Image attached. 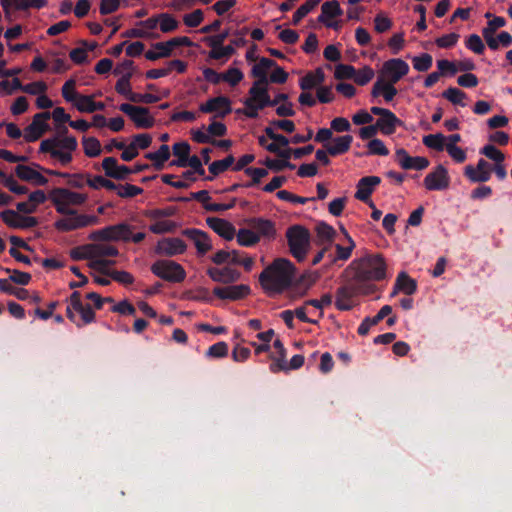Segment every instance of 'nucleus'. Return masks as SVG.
I'll use <instances>...</instances> for the list:
<instances>
[{
	"instance_id": "1",
	"label": "nucleus",
	"mask_w": 512,
	"mask_h": 512,
	"mask_svg": "<svg viewBox=\"0 0 512 512\" xmlns=\"http://www.w3.org/2000/svg\"><path fill=\"white\" fill-rule=\"evenodd\" d=\"M296 268L287 258H276L259 276L261 288L268 296L279 295L295 281Z\"/></svg>"
},
{
	"instance_id": "2",
	"label": "nucleus",
	"mask_w": 512,
	"mask_h": 512,
	"mask_svg": "<svg viewBox=\"0 0 512 512\" xmlns=\"http://www.w3.org/2000/svg\"><path fill=\"white\" fill-rule=\"evenodd\" d=\"M350 267L354 269V274L350 278L363 285H375V281H381L387 277V265L380 254L363 256L354 261Z\"/></svg>"
},
{
	"instance_id": "3",
	"label": "nucleus",
	"mask_w": 512,
	"mask_h": 512,
	"mask_svg": "<svg viewBox=\"0 0 512 512\" xmlns=\"http://www.w3.org/2000/svg\"><path fill=\"white\" fill-rule=\"evenodd\" d=\"M68 133V128L63 126L60 129V135L53 138L42 140L40 152L48 153L63 166L68 165L72 161V153L77 149V140L74 136H64Z\"/></svg>"
},
{
	"instance_id": "4",
	"label": "nucleus",
	"mask_w": 512,
	"mask_h": 512,
	"mask_svg": "<svg viewBox=\"0 0 512 512\" xmlns=\"http://www.w3.org/2000/svg\"><path fill=\"white\" fill-rule=\"evenodd\" d=\"M377 291L375 284H361L349 278L346 284L339 287L335 294V307L340 311H348L353 308L351 299L359 296H370Z\"/></svg>"
},
{
	"instance_id": "5",
	"label": "nucleus",
	"mask_w": 512,
	"mask_h": 512,
	"mask_svg": "<svg viewBox=\"0 0 512 512\" xmlns=\"http://www.w3.org/2000/svg\"><path fill=\"white\" fill-rule=\"evenodd\" d=\"M289 252L301 263L306 260L310 249V233L306 227L296 224L287 228L286 232Z\"/></svg>"
},
{
	"instance_id": "6",
	"label": "nucleus",
	"mask_w": 512,
	"mask_h": 512,
	"mask_svg": "<svg viewBox=\"0 0 512 512\" xmlns=\"http://www.w3.org/2000/svg\"><path fill=\"white\" fill-rule=\"evenodd\" d=\"M50 201L53 202L56 212L60 214H74L75 209L69 206H80L87 201V195L77 193L68 188H55L50 191Z\"/></svg>"
},
{
	"instance_id": "7",
	"label": "nucleus",
	"mask_w": 512,
	"mask_h": 512,
	"mask_svg": "<svg viewBox=\"0 0 512 512\" xmlns=\"http://www.w3.org/2000/svg\"><path fill=\"white\" fill-rule=\"evenodd\" d=\"M64 217L54 222V227L60 232H69L76 229L87 228L99 223V218L95 215L78 214H63Z\"/></svg>"
},
{
	"instance_id": "8",
	"label": "nucleus",
	"mask_w": 512,
	"mask_h": 512,
	"mask_svg": "<svg viewBox=\"0 0 512 512\" xmlns=\"http://www.w3.org/2000/svg\"><path fill=\"white\" fill-rule=\"evenodd\" d=\"M129 233L130 225L127 222H120L115 225H110L93 231L88 235V239L91 241L102 242H129Z\"/></svg>"
},
{
	"instance_id": "9",
	"label": "nucleus",
	"mask_w": 512,
	"mask_h": 512,
	"mask_svg": "<svg viewBox=\"0 0 512 512\" xmlns=\"http://www.w3.org/2000/svg\"><path fill=\"white\" fill-rule=\"evenodd\" d=\"M75 87V79L70 78L65 81L61 89L63 99L74 104L76 110L80 112L92 113V105L95 102L94 97L76 92Z\"/></svg>"
},
{
	"instance_id": "10",
	"label": "nucleus",
	"mask_w": 512,
	"mask_h": 512,
	"mask_svg": "<svg viewBox=\"0 0 512 512\" xmlns=\"http://www.w3.org/2000/svg\"><path fill=\"white\" fill-rule=\"evenodd\" d=\"M152 273L160 279L172 283H180L185 279V271L180 263L172 260H157L150 267Z\"/></svg>"
},
{
	"instance_id": "11",
	"label": "nucleus",
	"mask_w": 512,
	"mask_h": 512,
	"mask_svg": "<svg viewBox=\"0 0 512 512\" xmlns=\"http://www.w3.org/2000/svg\"><path fill=\"white\" fill-rule=\"evenodd\" d=\"M118 109L129 116L130 120L134 122L136 127L144 129L154 127L155 119L149 114V109L147 107L123 103L118 107Z\"/></svg>"
},
{
	"instance_id": "12",
	"label": "nucleus",
	"mask_w": 512,
	"mask_h": 512,
	"mask_svg": "<svg viewBox=\"0 0 512 512\" xmlns=\"http://www.w3.org/2000/svg\"><path fill=\"white\" fill-rule=\"evenodd\" d=\"M49 118L50 113L48 111L37 113L33 117V121H31L26 130H24V139L31 143L41 138L49 128V125L47 124V120H49Z\"/></svg>"
},
{
	"instance_id": "13",
	"label": "nucleus",
	"mask_w": 512,
	"mask_h": 512,
	"mask_svg": "<svg viewBox=\"0 0 512 512\" xmlns=\"http://www.w3.org/2000/svg\"><path fill=\"white\" fill-rule=\"evenodd\" d=\"M0 217L3 223L12 229H31L38 225L36 217L21 216L11 209L1 212Z\"/></svg>"
},
{
	"instance_id": "14",
	"label": "nucleus",
	"mask_w": 512,
	"mask_h": 512,
	"mask_svg": "<svg viewBox=\"0 0 512 512\" xmlns=\"http://www.w3.org/2000/svg\"><path fill=\"white\" fill-rule=\"evenodd\" d=\"M409 66L403 59H388L382 65L381 73L388 79V83H397L408 74Z\"/></svg>"
},
{
	"instance_id": "15",
	"label": "nucleus",
	"mask_w": 512,
	"mask_h": 512,
	"mask_svg": "<svg viewBox=\"0 0 512 512\" xmlns=\"http://www.w3.org/2000/svg\"><path fill=\"white\" fill-rule=\"evenodd\" d=\"M182 235L193 241L197 255L202 257L213 248L209 235L197 228H186L182 230Z\"/></svg>"
},
{
	"instance_id": "16",
	"label": "nucleus",
	"mask_w": 512,
	"mask_h": 512,
	"mask_svg": "<svg viewBox=\"0 0 512 512\" xmlns=\"http://www.w3.org/2000/svg\"><path fill=\"white\" fill-rule=\"evenodd\" d=\"M199 110L202 113H215V117L224 118L231 112V103L228 97L217 96L200 104Z\"/></svg>"
},
{
	"instance_id": "17",
	"label": "nucleus",
	"mask_w": 512,
	"mask_h": 512,
	"mask_svg": "<svg viewBox=\"0 0 512 512\" xmlns=\"http://www.w3.org/2000/svg\"><path fill=\"white\" fill-rule=\"evenodd\" d=\"M395 158L400 167L405 170H424L429 166V160L424 156H410L406 149L395 151Z\"/></svg>"
},
{
	"instance_id": "18",
	"label": "nucleus",
	"mask_w": 512,
	"mask_h": 512,
	"mask_svg": "<svg viewBox=\"0 0 512 512\" xmlns=\"http://www.w3.org/2000/svg\"><path fill=\"white\" fill-rule=\"evenodd\" d=\"M450 178L445 166L438 165L426 175L424 185L428 190H444L449 186Z\"/></svg>"
},
{
	"instance_id": "19",
	"label": "nucleus",
	"mask_w": 512,
	"mask_h": 512,
	"mask_svg": "<svg viewBox=\"0 0 512 512\" xmlns=\"http://www.w3.org/2000/svg\"><path fill=\"white\" fill-rule=\"evenodd\" d=\"M187 250V245L179 238H163L157 242L155 252L157 255L174 257Z\"/></svg>"
},
{
	"instance_id": "20",
	"label": "nucleus",
	"mask_w": 512,
	"mask_h": 512,
	"mask_svg": "<svg viewBox=\"0 0 512 512\" xmlns=\"http://www.w3.org/2000/svg\"><path fill=\"white\" fill-rule=\"evenodd\" d=\"M213 293L222 300L238 301L249 295L250 288L247 284H235L226 287H215Z\"/></svg>"
},
{
	"instance_id": "21",
	"label": "nucleus",
	"mask_w": 512,
	"mask_h": 512,
	"mask_svg": "<svg viewBox=\"0 0 512 512\" xmlns=\"http://www.w3.org/2000/svg\"><path fill=\"white\" fill-rule=\"evenodd\" d=\"M104 174L110 179L124 180L131 174V168L124 165H118L114 157H106L102 160Z\"/></svg>"
},
{
	"instance_id": "22",
	"label": "nucleus",
	"mask_w": 512,
	"mask_h": 512,
	"mask_svg": "<svg viewBox=\"0 0 512 512\" xmlns=\"http://www.w3.org/2000/svg\"><path fill=\"white\" fill-rule=\"evenodd\" d=\"M381 183V178L378 176H367L360 178L356 184L355 198L359 201L369 202L370 195L373 194L374 189Z\"/></svg>"
},
{
	"instance_id": "23",
	"label": "nucleus",
	"mask_w": 512,
	"mask_h": 512,
	"mask_svg": "<svg viewBox=\"0 0 512 512\" xmlns=\"http://www.w3.org/2000/svg\"><path fill=\"white\" fill-rule=\"evenodd\" d=\"M207 275L210 279L217 283L230 284L240 280L241 273L234 268H209L207 269Z\"/></svg>"
},
{
	"instance_id": "24",
	"label": "nucleus",
	"mask_w": 512,
	"mask_h": 512,
	"mask_svg": "<svg viewBox=\"0 0 512 512\" xmlns=\"http://www.w3.org/2000/svg\"><path fill=\"white\" fill-rule=\"evenodd\" d=\"M206 223L214 232L220 235L226 241H231L235 237V227L233 223L219 217H207Z\"/></svg>"
},
{
	"instance_id": "25",
	"label": "nucleus",
	"mask_w": 512,
	"mask_h": 512,
	"mask_svg": "<svg viewBox=\"0 0 512 512\" xmlns=\"http://www.w3.org/2000/svg\"><path fill=\"white\" fill-rule=\"evenodd\" d=\"M247 223L249 227L252 228V230L256 233V235H260V238H275L276 230L275 223L273 221L264 219L262 217H253L248 219Z\"/></svg>"
},
{
	"instance_id": "26",
	"label": "nucleus",
	"mask_w": 512,
	"mask_h": 512,
	"mask_svg": "<svg viewBox=\"0 0 512 512\" xmlns=\"http://www.w3.org/2000/svg\"><path fill=\"white\" fill-rule=\"evenodd\" d=\"M15 174L17 178L31 182L37 186H45L48 184V178L30 166L17 165L15 167Z\"/></svg>"
},
{
	"instance_id": "27",
	"label": "nucleus",
	"mask_w": 512,
	"mask_h": 512,
	"mask_svg": "<svg viewBox=\"0 0 512 512\" xmlns=\"http://www.w3.org/2000/svg\"><path fill=\"white\" fill-rule=\"evenodd\" d=\"M352 143V135H342L333 138L332 143L325 144V149L328 152L329 156H341L349 151Z\"/></svg>"
},
{
	"instance_id": "28",
	"label": "nucleus",
	"mask_w": 512,
	"mask_h": 512,
	"mask_svg": "<svg viewBox=\"0 0 512 512\" xmlns=\"http://www.w3.org/2000/svg\"><path fill=\"white\" fill-rule=\"evenodd\" d=\"M326 75L321 68L316 69L313 72H308L305 77L300 79L299 85L302 91H309L321 87L320 85L324 82Z\"/></svg>"
},
{
	"instance_id": "29",
	"label": "nucleus",
	"mask_w": 512,
	"mask_h": 512,
	"mask_svg": "<svg viewBox=\"0 0 512 512\" xmlns=\"http://www.w3.org/2000/svg\"><path fill=\"white\" fill-rule=\"evenodd\" d=\"M395 83L392 82H384L381 78L378 79L373 85L372 88V96L373 98H377L380 95L384 97L386 102H390L394 99L397 94V90L394 87Z\"/></svg>"
},
{
	"instance_id": "30",
	"label": "nucleus",
	"mask_w": 512,
	"mask_h": 512,
	"mask_svg": "<svg viewBox=\"0 0 512 512\" xmlns=\"http://www.w3.org/2000/svg\"><path fill=\"white\" fill-rule=\"evenodd\" d=\"M401 125L402 121L397 118L394 113L379 117V119H377L374 124V126H376V128L385 135L394 134L396 127Z\"/></svg>"
},
{
	"instance_id": "31",
	"label": "nucleus",
	"mask_w": 512,
	"mask_h": 512,
	"mask_svg": "<svg viewBox=\"0 0 512 512\" xmlns=\"http://www.w3.org/2000/svg\"><path fill=\"white\" fill-rule=\"evenodd\" d=\"M273 66H276V62L273 59L261 57L259 63L252 68V76L258 78L260 83H268L267 71L270 68H274Z\"/></svg>"
},
{
	"instance_id": "32",
	"label": "nucleus",
	"mask_w": 512,
	"mask_h": 512,
	"mask_svg": "<svg viewBox=\"0 0 512 512\" xmlns=\"http://www.w3.org/2000/svg\"><path fill=\"white\" fill-rule=\"evenodd\" d=\"M343 14L340 3L336 0L323 2L321 6V15L318 17L320 23H326L328 19L338 17Z\"/></svg>"
},
{
	"instance_id": "33",
	"label": "nucleus",
	"mask_w": 512,
	"mask_h": 512,
	"mask_svg": "<svg viewBox=\"0 0 512 512\" xmlns=\"http://www.w3.org/2000/svg\"><path fill=\"white\" fill-rule=\"evenodd\" d=\"M144 157L149 161L154 162L153 166L155 167L156 170H161L164 167V162L169 160V146L167 144H162L159 150L155 152H149L146 155H144Z\"/></svg>"
},
{
	"instance_id": "34",
	"label": "nucleus",
	"mask_w": 512,
	"mask_h": 512,
	"mask_svg": "<svg viewBox=\"0 0 512 512\" xmlns=\"http://www.w3.org/2000/svg\"><path fill=\"white\" fill-rule=\"evenodd\" d=\"M417 290V284L407 273L401 272L395 280V291H402L406 295H413Z\"/></svg>"
},
{
	"instance_id": "35",
	"label": "nucleus",
	"mask_w": 512,
	"mask_h": 512,
	"mask_svg": "<svg viewBox=\"0 0 512 512\" xmlns=\"http://www.w3.org/2000/svg\"><path fill=\"white\" fill-rule=\"evenodd\" d=\"M235 158L232 155L227 156L222 160H215L209 164L208 170L213 176L204 177V180L212 181L215 176L227 171L233 166Z\"/></svg>"
},
{
	"instance_id": "36",
	"label": "nucleus",
	"mask_w": 512,
	"mask_h": 512,
	"mask_svg": "<svg viewBox=\"0 0 512 512\" xmlns=\"http://www.w3.org/2000/svg\"><path fill=\"white\" fill-rule=\"evenodd\" d=\"M236 242L243 247H253L260 242V234H256L249 228H240L235 231Z\"/></svg>"
},
{
	"instance_id": "37",
	"label": "nucleus",
	"mask_w": 512,
	"mask_h": 512,
	"mask_svg": "<svg viewBox=\"0 0 512 512\" xmlns=\"http://www.w3.org/2000/svg\"><path fill=\"white\" fill-rule=\"evenodd\" d=\"M189 153L190 145L188 144V142L183 141L175 143L173 145V154L175 157H177V159L172 160V162H170V166L185 167L184 160L190 157Z\"/></svg>"
},
{
	"instance_id": "38",
	"label": "nucleus",
	"mask_w": 512,
	"mask_h": 512,
	"mask_svg": "<svg viewBox=\"0 0 512 512\" xmlns=\"http://www.w3.org/2000/svg\"><path fill=\"white\" fill-rule=\"evenodd\" d=\"M88 250L93 251L94 258L96 257H117L118 250L114 245L93 243L86 245Z\"/></svg>"
},
{
	"instance_id": "39",
	"label": "nucleus",
	"mask_w": 512,
	"mask_h": 512,
	"mask_svg": "<svg viewBox=\"0 0 512 512\" xmlns=\"http://www.w3.org/2000/svg\"><path fill=\"white\" fill-rule=\"evenodd\" d=\"M446 137L442 133L429 134L422 138V144L427 148L436 151H443L446 149Z\"/></svg>"
},
{
	"instance_id": "40",
	"label": "nucleus",
	"mask_w": 512,
	"mask_h": 512,
	"mask_svg": "<svg viewBox=\"0 0 512 512\" xmlns=\"http://www.w3.org/2000/svg\"><path fill=\"white\" fill-rule=\"evenodd\" d=\"M315 232L316 235H318L321 244L332 243L336 235L335 229L327 222H320L316 224Z\"/></svg>"
},
{
	"instance_id": "41",
	"label": "nucleus",
	"mask_w": 512,
	"mask_h": 512,
	"mask_svg": "<svg viewBox=\"0 0 512 512\" xmlns=\"http://www.w3.org/2000/svg\"><path fill=\"white\" fill-rule=\"evenodd\" d=\"M441 96L454 105H460L461 107L466 106L465 100L467 99V94L457 88L449 87L441 93Z\"/></svg>"
},
{
	"instance_id": "42",
	"label": "nucleus",
	"mask_w": 512,
	"mask_h": 512,
	"mask_svg": "<svg viewBox=\"0 0 512 512\" xmlns=\"http://www.w3.org/2000/svg\"><path fill=\"white\" fill-rule=\"evenodd\" d=\"M82 145L84 155L93 158L101 154V143L94 137H83Z\"/></svg>"
},
{
	"instance_id": "43",
	"label": "nucleus",
	"mask_w": 512,
	"mask_h": 512,
	"mask_svg": "<svg viewBox=\"0 0 512 512\" xmlns=\"http://www.w3.org/2000/svg\"><path fill=\"white\" fill-rule=\"evenodd\" d=\"M320 2L321 0H306L303 2V4L298 9H296L295 13L293 14V25H298L300 21L304 19L306 15L309 14L311 10H313Z\"/></svg>"
},
{
	"instance_id": "44",
	"label": "nucleus",
	"mask_w": 512,
	"mask_h": 512,
	"mask_svg": "<svg viewBox=\"0 0 512 512\" xmlns=\"http://www.w3.org/2000/svg\"><path fill=\"white\" fill-rule=\"evenodd\" d=\"M115 264L114 260L104 259L101 257H96L94 259H90L88 264L89 268L94 269L101 275L109 276L113 270H109L108 267Z\"/></svg>"
},
{
	"instance_id": "45",
	"label": "nucleus",
	"mask_w": 512,
	"mask_h": 512,
	"mask_svg": "<svg viewBox=\"0 0 512 512\" xmlns=\"http://www.w3.org/2000/svg\"><path fill=\"white\" fill-rule=\"evenodd\" d=\"M348 246H342L339 244L335 245L336 256H330V262H335L336 260L346 261L349 259L351 252L355 247L354 240L351 237H348Z\"/></svg>"
},
{
	"instance_id": "46",
	"label": "nucleus",
	"mask_w": 512,
	"mask_h": 512,
	"mask_svg": "<svg viewBox=\"0 0 512 512\" xmlns=\"http://www.w3.org/2000/svg\"><path fill=\"white\" fill-rule=\"evenodd\" d=\"M244 173L252 178L250 182L244 184V187L247 188L260 184L261 179L268 175L267 169L256 167H247L244 169Z\"/></svg>"
},
{
	"instance_id": "47",
	"label": "nucleus",
	"mask_w": 512,
	"mask_h": 512,
	"mask_svg": "<svg viewBox=\"0 0 512 512\" xmlns=\"http://www.w3.org/2000/svg\"><path fill=\"white\" fill-rule=\"evenodd\" d=\"M492 171H477L474 170L473 165H468L465 167V176L472 183H485L490 179V173Z\"/></svg>"
},
{
	"instance_id": "48",
	"label": "nucleus",
	"mask_w": 512,
	"mask_h": 512,
	"mask_svg": "<svg viewBox=\"0 0 512 512\" xmlns=\"http://www.w3.org/2000/svg\"><path fill=\"white\" fill-rule=\"evenodd\" d=\"M212 50L209 52V58L213 60H221V59H228L232 55L235 54V48L233 45H227L223 46L220 45L218 47H210Z\"/></svg>"
},
{
	"instance_id": "49",
	"label": "nucleus",
	"mask_w": 512,
	"mask_h": 512,
	"mask_svg": "<svg viewBox=\"0 0 512 512\" xmlns=\"http://www.w3.org/2000/svg\"><path fill=\"white\" fill-rule=\"evenodd\" d=\"M480 154L496 163L505 161V155L493 144H487L481 148Z\"/></svg>"
},
{
	"instance_id": "50",
	"label": "nucleus",
	"mask_w": 512,
	"mask_h": 512,
	"mask_svg": "<svg viewBox=\"0 0 512 512\" xmlns=\"http://www.w3.org/2000/svg\"><path fill=\"white\" fill-rule=\"evenodd\" d=\"M175 229H176V223L173 221H169V220L157 221V222H154L153 224H150V226H149L150 232H152L156 235H161L164 233H173L175 231Z\"/></svg>"
},
{
	"instance_id": "51",
	"label": "nucleus",
	"mask_w": 512,
	"mask_h": 512,
	"mask_svg": "<svg viewBox=\"0 0 512 512\" xmlns=\"http://www.w3.org/2000/svg\"><path fill=\"white\" fill-rule=\"evenodd\" d=\"M159 26L163 33L173 32L178 27V21L168 13L159 14Z\"/></svg>"
},
{
	"instance_id": "52",
	"label": "nucleus",
	"mask_w": 512,
	"mask_h": 512,
	"mask_svg": "<svg viewBox=\"0 0 512 512\" xmlns=\"http://www.w3.org/2000/svg\"><path fill=\"white\" fill-rule=\"evenodd\" d=\"M368 155H376V156H388L389 150L386 145L379 138L370 139L367 144Z\"/></svg>"
},
{
	"instance_id": "53",
	"label": "nucleus",
	"mask_w": 512,
	"mask_h": 512,
	"mask_svg": "<svg viewBox=\"0 0 512 512\" xmlns=\"http://www.w3.org/2000/svg\"><path fill=\"white\" fill-rule=\"evenodd\" d=\"M228 354V344L224 341L216 342L214 345L209 346L206 356L208 358L220 359L226 357Z\"/></svg>"
},
{
	"instance_id": "54",
	"label": "nucleus",
	"mask_w": 512,
	"mask_h": 512,
	"mask_svg": "<svg viewBox=\"0 0 512 512\" xmlns=\"http://www.w3.org/2000/svg\"><path fill=\"white\" fill-rule=\"evenodd\" d=\"M264 166H266L268 169L274 171V172H281L285 169L293 170L295 169V165L289 160H274L267 158L265 161H263Z\"/></svg>"
},
{
	"instance_id": "55",
	"label": "nucleus",
	"mask_w": 512,
	"mask_h": 512,
	"mask_svg": "<svg viewBox=\"0 0 512 512\" xmlns=\"http://www.w3.org/2000/svg\"><path fill=\"white\" fill-rule=\"evenodd\" d=\"M433 65V57L430 54H422L413 58L414 69L425 72L429 70Z\"/></svg>"
},
{
	"instance_id": "56",
	"label": "nucleus",
	"mask_w": 512,
	"mask_h": 512,
	"mask_svg": "<svg viewBox=\"0 0 512 512\" xmlns=\"http://www.w3.org/2000/svg\"><path fill=\"white\" fill-rule=\"evenodd\" d=\"M374 77V70L370 66H365L360 70H355L353 80L356 84L364 86L370 82Z\"/></svg>"
},
{
	"instance_id": "57",
	"label": "nucleus",
	"mask_w": 512,
	"mask_h": 512,
	"mask_svg": "<svg viewBox=\"0 0 512 512\" xmlns=\"http://www.w3.org/2000/svg\"><path fill=\"white\" fill-rule=\"evenodd\" d=\"M130 102L154 104L160 100V97L152 93H131L127 97Z\"/></svg>"
},
{
	"instance_id": "58",
	"label": "nucleus",
	"mask_w": 512,
	"mask_h": 512,
	"mask_svg": "<svg viewBox=\"0 0 512 512\" xmlns=\"http://www.w3.org/2000/svg\"><path fill=\"white\" fill-rule=\"evenodd\" d=\"M243 79V73L237 68H229L226 72L222 73V81L228 83L232 87L238 85Z\"/></svg>"
},
{
	"instance_id": "59",
	"label": "nucleus",
	"mask_w": 512,
	"mask_h": 512,
	"mask_svg": "<svg viewBox=\"0 0 512 512\" xmlns=\"http://www.w3.org/2000/svg\"><path fill=\"white\" fill-rule=\"evenodd\" d=\"M355 68L350 64H338L335 67L334 77L338 80L353 79L355 76Z\"/></svg>"
},
{
	"instance_id": "60",
	"label": "nucleus",
	"mask_w": 512,
	"mask_h": 512,
	"mask_svg": "<svg viewBox=\"0 0 512 512\" xmlns=\"http://www.w3.org/2000/svg\"><path fill=\"white\" fill-rule=\"evenodd\" d=\"M142 192V188L129 183L120 184V187L117 188V195L121 198H133L136 195H141Z\"/></svg>"
},
{
	"instance_id": "61",
	"label": "nucleus",
	"mask_w": 512,
	"mask_h": 512,
	"mask_svg": "<svg viewBox=\"0 0 512 512\" xmlns=\"http://www.w3.org/2000/svg\"><path fill=\"white\" fill-rule=\"evenodd\" d=\"M460 35L452 32L446 34L444 36L438 37L435 40V44L437 47L442 49H449L454 47V45L459 41Z\"/></svg>"
},
{
	"instance_id": "62",
	"label": "nucleus",
	"mask_w": 512,
	"mask_h": 512,
	"mask_svg": "<svg viewBox=\"0 0 512 512\" xmlns=\"http://www.w3.org/2000/svg\"><path fill=\"white\" fill-rule=\"evenodd\" d=\"M466 47L478 55H481L485 51V43L482 42L481 37L476 34L467 37Z\"/></svg>"
},
{
	"instance_id": "63",
	"label": "nucleus",
	"mask_w": 512,
	"mask_h": 512,
	"mask_svg": "<svg viewBox=\"0 0 512 512\" xmlns=\"http://www.w3.org/2000/svg\"><path fill=\"white\" fill-rule=\"evenodd\" d=\"M2 184L5 188L16 195H24L28 193V188L18 184L12 176H7V178L3 179Z\"/></svg>"
},
{
	"instance_id": "64",
	"label": "nucleus",
	"mask_w": 512,
	"mask_h": 512,
	"mask_svg": "<svg viewBox=\"0 0 512 512\" xmlns=\"http://www.w3.org/2000/svg\"><path fill=\"white\" fill-rule=\"evenodd\" d=\"M108 277L120 283L121 285H131L135 280L133 274L127 271L113 270V272H111Z\"/></svg>"
}]
</instances>
